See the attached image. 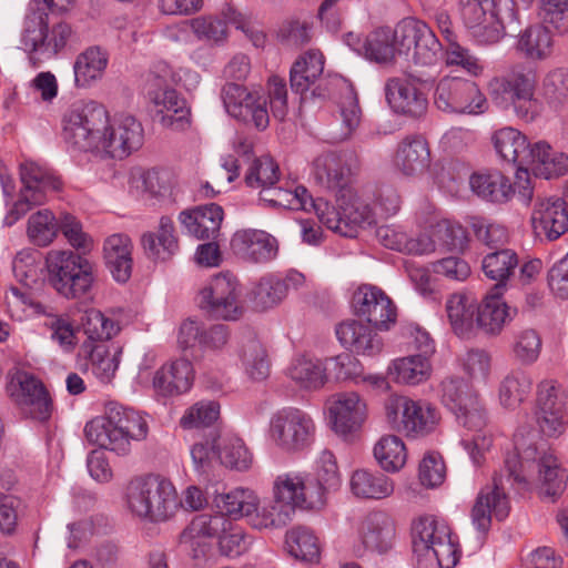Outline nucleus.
I'll list each match as a JSON object with an SVG mask.
<instances>
[{"mask_svg": "<svg viewBox=\"0 0 568 568\" xmlns=\"http://www.w3.org/2000/svg\"><path fill=\"white\" fill-rule=\"evenodd\" d=\"M280 179V169L277 163L270 156L254 159L245 174L247 186L253 189H264L275 185Z\"/></svg>", "mask_w": 568, "mask_h": 568, "instance_id": "nucleus-56", "label": "nucleus"}, {"mask_svg": "<svg viewBox=\"0 0 568 568\" xmlns=\"http://www.w3.org/2000/svg\"><path fill=\"white\" fill-rule=\"evenodd\" d=\"M395 165L407 176L425 173L430 165V150L426 139L420 135L403 139L396 151Z\"/></svg>", "mask_w": 568, "mask_h": 568, "instance_id": "nucleus-30", "label": "nucleus"}, {"mask_svg": "<svg viewBox=\"0 0 568 568\" xmlns=\"http://www.w3.org/2000/svg\"><path fill=\"white\" fill-rule=\"evenodd\" d=\"M72 36L71 27L65 22L48 28V13L33 11L26 19L22 42L29 51V59L34 67L60 52Z\"/></svg>", "mask_w": 568, "mask_h": 568, "instance_id": "nucleus-9", "label": "nucleus"}, {"mask_svg": "<svg viewBox=\"0 0 568 568\" xmlns=\"http://www.w3.org/2000/svg\"><path fill=\"white\" fill-rule=\"evenodd\" d=\"M315 434L312 418L300 409H283L271 419L270 436L278 448L297 453L307 448Z\"/></svg>", "mask_w": 568, "mask_h": 568, "instance_id": "nucleus-13", "label": "nucleus"}, {"mask_svg": "<svg viewBox=\"0 0 568 568\" xmlns=\"http://www.w3.org/2000/svg\"><path fill=\"white\" fill-rule=\"evenodd\" d=\"M442 399L466 428L476 433L470 440H465V446H471L470 456L474 463L480 464V457L489 449L491 438L480 434L486 426V412L477 392L463 378L448 377L442 383Z\"/></svg>", "mask_w": 568, "mask_h": 568, "instance_id": "nucleus-4", "label": "nucleus"}, {"mask_svg": "<svg viewBox=\"0 0 568 568\" xmlns=\"http://www.w3.org/2000/svg\"><path fill=\"white\" fill-rule=\"evenodd\" d=\"M145 255L153 261H168L179 250L174 225L170 217L162 216L158 233L146 232L141 237Z\"/></svg>", "mask_w": 568, "mask_h": 568, "instance_id": "nucleus-37", "label": "nucleus"}, {"mask_svg": "<svg viewBox=\"0 0 568 568\" xmlns=\"http://www.w3.org/2000/svg\"><path fill=\"white\" fill-rule=\"evenodd\" d=\"M527 153L528 161L521 168L530 169L536 176L548 180L568 171V156L554 151L545 141L529 144Z\"/></svg>", "mask_w": 568, "mask_h": 568, "instance_id": "nucleus-32", "label": "nucleus"}, {"mask_svg": "<svg viewBox=\"0 0 568 568\" xmlns=\"http://www.w3.org/2000/svg\"><path fill=\"white\" fill-rule=\"evenodd\" d=\"M286 546L290 555L307 562H317L321 550L317 538L306 528L296 527L286 534Z\"/></svg>", "mask_w": 568, "mask_h": 568, "instance_id": "nucleus-49", "label": "nucleus"}, {"mask_svg": "<svg viewBox=\"0 0 568 568\" xmlns=\"http://www.w3.org/2000/svg\"><path fill=\"white\" fill-rule=\"evenodd\" d=\"M154 116L168 129L183 131L191 125V109L186 100L172 88H160L149 93Z\"/></svg>", "mask_w": 568, "mask_h": 568, "instance_id": "nucleus-22", "label": "nucleus"}, {"mask_svg": "<svg viewBox=\"0 0 568 568\" xmlns=\"http://www.w3.org/2000/svg\"><path fill=\"white\" fill-rule=\"evenodd\" d=\"M395 47L393 31L389 28L376 29L364 43L366 58L377 63L393 61L397 53Z\"/></svg>", "mask_w": 568, "mask_h": 568, "instance_id": "nucleus-54", "label": "nucleus"}, {"mask_svg": "<svg viewBox=\"0 0 568 568\" xmlns=\"http://www.w3.org/2000/svg\"><path fill=\"white\" fill-rule=\"evenodd\" d=\"M531 389L529 376L516 369L509 373L501 382L499 388V398L505 407L515 408L519 406L528 396Z\"/></svg>", "mask_w": 568, "mask_h": 568, "instance_id": "nucleus-52", "label": "nucleus"}, {"mask_svg": "<svg viewBox=\"0 0 568 568\" xmlns=\"http://www.w3.org/2000/svg\"><path fill=\"white\" fill-rule=\"evenodd\" d=\"M500 296L501 292L491 290L477 306L476 326L487 334H498L510 318L509 308Z\"/></svg>", "mask_w": 568, "mask_h": 568, "instance_id": "nucleus-39", "label": "nucleus"}, {"mask_svg": "<svg viewBox=\"0 0 568 568\" xmlns=\"http://www.w3.org/2000/svg\"><path fill=\"white\" fill-rule=\"evenodd\" d=\"M450 326L459 337H468L476 325L477 306L465 294H453L446 303Z\"/></svg>", "mask_w": 568, "mask_h": 568, "instance_id": "nucleus-42", "label": "nucleus"}, {"mask_svg": "<svg viewBox=\"0 0 568 568\" xmlns=\"http://www.w3.org/2000/svg\"><path fill=\"white\" fill-rule=\"evenodd\" d=\"M313 176L321 187L341 194L342 197H352L351 169L343 156L336 152L320 154L313 162Z\"/></svg>", "mask_w": 568, "mask_h": 568, "instance_id": "nucleus-24", "label": "nucleus"}, {"mask_svg": "<svg viewBox=\"0 0 568 568\" xmlns=\"http://www.w3.org/2000/svg\"><path fill=\"white\" fill-rule=\"evenodd\" d=\"M496 152L507 162L516 163L521 168L527 163L529 143L525 135L513 128L496 131L491 138Z\"/></svg>", "mask_w": 568, "mask_h": 568, "instance_id": "nucleus-43", "label": "nucleus"}, {"mask_svg": "<svg viewBox=\"0 0 568 568\" xmlns=\"http://www.w3.org/2000/svg\"><path fill=\"white\" fill-rule=\"evenodd\" d=\"M376 237L385 247L412 255H425L435 252V241L429 235L409 236L398 225H381L376 229Z\"/></svg>", "mask_w": 568, "mask_h": 568, "instance_id": "nucleus-31", "label": "nucleus"}, {"mask_svg": "<svg viewBox=\"0 0 568 568\" xmlns=\"http://www.w3.org/2000/svg\"><path fill=\"white\" fill-rule=\"evenodd\" d=\"M193 378L192 363L180 358L162 366L155 373L153 386L163 396L180 395L191 388Z\"/></svg>", "mask_w": 568, "mask_h": 568, "instance_id": "nucleus-33", "label": "nucleus"}, {"mask_svg": "<svg viewBox=\"0 0 568 568\" xmlns=\"http://www.w3.org/2000/svg\"><path fill=\"white\" fill-rule=\"evenodd\" d=\"M109 123L105 109L94 102L77 104L63 118L65 143L81 151L99 149L102 132Z\"/></svg>", "mask_w": 568, "mask_h": 568, "instance_id": "nucleus-8", "label": "nucleus"}, {"mask_svg": "<svg viewBox=\"0 0 568 568\" xmlns=\"http://www.w3.org/2000/svg\"><path fill=\"white\" fill-rule=\"evenodd\" d=\"M120 355V349L110 353L105 344L99 343L91 347L89 358L95 368V374L102 381L109 382L118 369Z\"/></svg>", "mask_w": 568, "mask_h": 568, "instance_id": "nucleus-63", "label": "nucleus"}, {"mask_svg": "<svg viewBox=\"0 0 568 568\" xmlns=\"http://www.w3.org/2000/svg\"><path fill=\"white\" fill-rule=\"evenodd\" d=\"M126 504L139 518L164 523L175 515L181 500L171 480L149 474L135 477L128 484Z\"/></svg>", "mask_w": 568, "mask_h": 568, "instance_id": "nucleus-3", "label": "nucleus"}, {"mask_svg": "<svg viewBox=\"0 0 568 568\" xmlns=\"http://www.w3.org/2000/svg\"><path fill=\"white\" fill-rule=\"evenodd\" d=\"M385 412L390 427L406 436L426 435L436 425L434 408L406 396L390 395L385 402Z\"/></svg>", "mask_w": 568, "mask_h": 568, "instance_id": "nucleus-10", "label": "nucleus"}, {"mask_svg": "<svg viewBox=\"0 0 568 568\" xmlns=\"http://www.w3.org/2000/svg\"><path fill=\"white\" fill-rule=\"evenodd\" d=\"M132 242L125 234L110 235L103 245L105 265L116 282L125 283L132 273Z\"/></svg>", "mask_w": 568, "mask_h": 568, "instance_id": "nucleus-34", "label": "nucleus"}, {"mask_svg": "<svg viewBox=\"0 0 568 568\" xmlns=\"http://www.w3.org/2000/svg\"><path fill=\"white\" fill-rule=\"evenodd\" d=\"M430 371V363L423 355L406 356L393 363V374L403 384H419L429 377Z\"/></svg>", "mask_w": 568, "mask_h": 568, "instance_id": "nucleus-51", "label": "nucleus"}, {"mask_svg": "<svg viewBox=\"0 0 568 568\" xmlns=\"http://www.w3.org/2000/svg\"><path fill=\"white\" fill-rule=\"evenodd\" d=\"M558 385L549 381L540 383L538 388L535 419L547 437H558L566 429L564 404L558 400Z\"/></svg>", "mask_w": 568, "mask_h": 568, "instance_id": "nucleus-23", "label": "nucleus"}, {"mask_svg": "<svg viewBox=\"0 0 568 568\" xmlns=\"http://www.w3.org/2000/svg\"><path fill=\"white\" fill-rule=\"evenodd\" d=\"M312 205L318 220L327 226V229L343 235L355 236L357 227L368 220V211L364 205H359L352 201V197H342L337 195L339 210H336L326 200L318 197L312 200Z\"/></svg>", "mask_w": 568, "mask_h": 568, "instance_id": "nucleus-16", "label": "nucleus"}, {"mask_svg": "<svg viewBox=\"0 0 568 568\" xmlns=\"http://www.w3.org/2000/svg\"><path fill=\"white\" fill-rule=\"evenodd\" d=\"M469 185L477 196L493 203H505L514 195L510 180L499 171L476 172Z\"/></svg>", "mask_w": 568, "mask_h": 568, "instance_id": "nucleus-35", "label": "nucleus"}, {"mask_svg": "<svg viewBox=\"0 0 568 568\" xmlns=\"http://www.w3.org/2000/svg\"><path fill=\"white\" fill-rule=\"evenodd\" d=\"M552 37L545 24H532L523 30L516 50L526 59L541 61L552 53Z\"/></svg>", "mask_w": 568, "mask_h": 568, "instance_id": "nucleus-38", "label": "nucleus"}, {"mask_svg": "<svg viewBox=\"0 0 568 568\" xmlns=\"http://www.w3.org/2000/svg\"><path fill=\"white\" fill-rule=\"evenodd\" d=\"M230 527V520L224 514H201L195 516L180 535V544L193 551V557L197 558L206 550L207 545L204 539L220 538Z\"/></svg>", "mask_w": 568, "mask_h": 568, "instance_id": "nucleus-27", "label": "nucleus"}, {"mask_svg": "<svg viewBox=\"0 0 568 568\" xmlns=\"http://www.w3.org/2000/svg\"><path fill=\"white\" fill-rule=\"evenodd\" d=\"M106 63V55L97 47L89 48L79 54L73 67L77 85L85 87L101 78Z\"/></svg>", "mask_w": 568, "mask_h": 568, "instance_id": "nucleus-48", "label": "nucleus"}, {"mask_svg": "<svg viewBox=\"0 0 568 568\" xmlns=\"http://www.w3.org/2000/svg\"><path fill=\"white\" fill-rule=\"evenodd\" d=\"M412 544L418 568H454L459 561V550L448 527L432 516L414 521Z\"/></svg>", "mask_w": 568, "mask_h": 568, "instance_id": "nucleus-6", "label": "nucleus"}, {"mask_svg": "<svg viewBox=\"0 0 568 568\" xmlns=\"http://www.w3.org/2000/svg\"><path fill=\"white\" fill-rule=\"evenodd\" d=\"M215 504L222 514L233 518L247 517L252 525V516L258 509V498L251 489L236 488L227 494L215 497Z\"/></svg>", "mask_w": 568, "mask_h": 568, "instance_id": "nucleus-46", "label": "nucleus"}, {"mask_svg": "<svg viewBox=\"0 0 568 568\" xmlns=\"http://www.w3.org/2000/svg\"><path fill=\"white\" fill-rule=\"evenodd\" d=\"M432 240L450 252H463L468 244L467 231L456 222L449 220L438 221L432 227Z\"/></svg>", "mask_w": 568, "mask_h": 568, "instance_id": "nucleus-53", "label": "nucleus"}, {"mask_svg": "<svg viewBox=\"0 0 568 568\" xmlns=\"http://www.w3.org/2000/svg\"><path fill=\"white\" fill-rule=\"evenodd\" d=\"M84 433L92 444L124 455L130 452L132 440H142L146 437L148 423L132 408L110 403L105 415L90 420Z\"/></svg>", "mask_w": 568, "mask_h": 568, "instance_id": "nucleus-2", "label": "nucleus"}, {"mask_svg": "<svg viewBox=\"0 0 568 568\" xmlns=\"http://www.w3.org/2000/svg\"><path fill=\"white\" fill-rule=\"evenodd\" d=\"M356 314L378 329H388L395 324L397 313L385 292L372 285L361 286L354 294Z\"/></svg>", "mask_w": 568, "mask_h": 568, "instance_id": "nucleus-19", "label": "nucleus"}, {"mask_svg": "<svg viewBox=\"0 0 568 568\" xmlns=\"http://www.w3.org/2000/svg\"><path fill=\"white\" fill-rule=\"evenodd\" d=\"M462 7L466 24L483 42L495 43L504 37L496 0H462Z\"/></svg>", "mask_w": 568, "mask_h": 568, "instance_id": "nucleus-20", "label": "nucleus"}, {"mask_svg": "<svg viewBox=\"0 0 568 568\" xmlns=\"http://www.w3.org/2000/svg\"><path fill=\"white\" fill-rule=\"evenodd\" d=\"M220 416V404L214 400H200L187 408L180 419L185 429L204 428L213 425Z\"/></svg>", "mask_w": 568, "mask_h": 568, "instance_id": "nucleus-57", "label": "nucleus"}, {"mask_svg": "<svg viewBox=\"0 0 568 568\" xmlns=\"http://www.w3.org/2000/svg\"><path fill=\"white\" fill-rule=\"evenodd\" d=\"M351 489L359 498L382 499L388 497L394 490L393 481L382 473H371L358 469L351 478Z\"/></svg>", "mask_w": 568, "mask_h": 568, "instance_id": "nucleus-45", "label": "nucleus"}, {"mask_svg": "<svg viewBox=\"0 0 568 568\" xmlns=\"http://www.w3.org/2000/svg\"><path fill=\"white\" fill-rule=\"evenodd\" d=\"M444 60L446 65L459 67L474 77L484 72V67L479 63V60L468 49L462 47L457 39L446 43Z\"/></svg>", "mask_w": 568, "mask_h": 568, "instance_id": "nucleus-62", "label": "nucleus"}, {"mask_svg": "<svg viewBox=\"0 0 568 568\" xmlns=\"http://www.w3.org/2000/svg\"><path fill=\"white\" fill-rule=\"evenodd\" d=\"M517 265L518 256L509 248L493 251L484 257L481 263L485 275L496 281L495 286L491 288L495 292H503L506 282L514 274Z\"/></svg>", "mask_w": 568, "mask_h": 568, "instance_id": "nucleus-44", "label": "nucleus"}, {"mask_svg": "<svg viewBox=\"0 0 568 568\" xmlns=\"http://www.w3.org/2000/svg\"><path fill=\"white\" fill-rule=\"evenodd\" d=\"M324 70V57L321 52L310 50L292 67L290 73L291 88L296 93L306 92Z\"/></svg>", "mask_w": 568, "mask_h": 568, "instance_id": "nucleus-40", "label": "nucleus"}, {"mask_svg": "<svg viewBox=\"0 0 568 568\" xmlns=\"http://www.w3.org/2000/svg\"><path fill=\"white\" fill-rule=\"evenodd\" d=\"M222 100L230 115L245 123L252 122L264 130L270 122L266 101L237 82H227L222 89Z\"/></svg>", "mask_w": 568, "mask_h": 568, "instance_id": "nucleus-17", "label": "nucleus"}, {"mask_svg": "<svg viewBox=\"0 0 568 568\" xmlns=\"http://www.w3.org/2000/svg\"><path fill=\"white\" fill-rule=\"evenodd\" d=\"M515 438V452L505 459L506 480L526 489L532 470L537 469L539 495L555 501L566 488V470L550 449L538 447L523 436Z\"/></svg>", "mask_w": 568, "mask_h": 568, "instance_id": "nucleus-1", "label": "nucleus"}, {"mask_svg": "<svg viewBox=\"0 0 568 568\" xmlns=\"http://www.w3.org/2000/svg\"><path fill=\"white\" fill-rule=\"evenodd\" d=\"M539 9L545 26L561 34L568 32V0H540Z\"/></svg>", "mask_w": 568, "mask_h": 568, "instance_id": "nucleus-64", "label": "nucleus"}, {"mask_svg": "<svg viewBox=\"0 0 568 568\" xmlns=\"http://www.w3.org/2000/svg\"><path fill=\"white\" fill-rule=\"evenodd\" d=\"M290 377L301 387L316 389L325 384V368L318 361L300 357L288 369Z\"/></svg>", "mask_w": 568, "mask_h": 568, "instance_id": "nucleus-55", "label": "nucleus"}, {"mask_svg": "<svg viewBox=\"0 0 568 568\" xmlns=\"http://www.w3.org/2000/svg\"><path fill=\"white\" fill-rule=\"evenodd\" d=\"M385 95L392 110L398 114L410 118H420L427 111V98L406 74L387 79Z\"/></svg>", "mask_w": 568, "mask_h": 568, "instance_id": "nucleus-21", "label": "nucleus"}, {"mask_svg": "<svg viewBox=\"0 0 568 568\" xmlns=\"http://www.w3.org/2000/svg\"><path fill=\"white\" fill-rule=\"evenodd\" d=\"M295 511L288 504H281L274 498V501L264 507L262 511L256 510L252 516V526L258 529L263 528H282L287 526Z\"/></svg>", "mask_w": 568, "mask_h": 568, "instance_id": "nucleus-58", "label": "nucleus"}, {"mask_svg": "<svg viewBox=\"0 0 568 568\" xmlns=\"http://www.w3.org/2000/svg\"><path fill=\"white\" fill-rule=\"evenodd\" d=\"M242 358L246 372L254 381L261 382L270 375V363L266 351L256 339H250L242 349Z\"/></svg>", "mask_w": 568, "mask_h": 568, "instance_id": "nucleus-59", "label": "nucleus"}, {"mask_svg": "<svg viewBox=\"0 0 568 568\" xmlns=\"http://www.w3.org/2000/svg\"><path fill=\"white\" fill-rule=\"evenodd\" d=\"M373 455L379 467L388 473L402 469L407 459L406 446L396 435L381 437L374 445Z\"/></svg>", "mask_w": 568, "mask_h": 568, "instance_id": "nucleus-47", "label": "nucleus"}, {"mask_svg": "<svg viewBox=\"0 0 568 568\" xmlns=\"http://www.w3.org/2000/svg\"><path fill=\"white\" fill-rule=\"evenodd\" d=\"M339 343L356 354L373 356L383 348L382 338L374 329L357 320H347L336 326Z\"/></svg>", "mask_w": 568, "mask_h": 568, "instance_id": "nucleus-28", "label": "nucleus"}, {"mask_svg": "<svg viewBox=\"0 0 568 568\" xmlns=\"http://www.w3.org/2000/svg\"><path fill=\"white\" fill-rule=\"evenodd\" d=\"M531 221L537 235L544 234L549 241L557 240L568 231L566 202L560 197L540 201Z\"/></svg>", "mask_w": 568, "mask_h": 568, "instance_id": "nucleus-29", "label": "nucleus"}, {"mask_svg": "<svg viewBox=\"0 0 568 568\" xmlns=\"http://www.w3.org/2000/svg\"><path fill=\"white\" fill-rule=\"evenodd\" d=\"M333 429L348 438L357 434L367 419V405L355 392H341L327 399Z\"/></svg>", "mask_w": 568, "mask_h": 568, "instance_id": "nucleus-18", "label": "nucleus"}, {"mask_svg": "<svg viewBox=\"0 0 568 568\" xmlns=\"http://www.w3.org/2000/svg\"><path fill=\"white\" fill-rule=\"evenodd\" d=\"M59 221L47 209L40 210L28 220L27 235L30 242L37 246H48L57 236Z\"/></svg>", "mask_w": 568, "mask_h": 568, "instance_id": "nucleus-50", "label": "nucleus"}, {"mask_svg": "<svg viewBox=\"0 0 568 568\" xmlns=\"http://www.w3.org/2000/svg\"><path fill=\"white\" fill-rule=\"evenodd\" d=\"M239 297L236 280L229 274H220L200 292V307L215 318L237 320L243 313Z\"/></svg>", "mask_w": 568, "mask_h": 568, "instance_id": "nucleus-15", "label": "nucleus"}, {"mask_svg": "<svg viewBox=\"0 0 568 568\" xmlns=\"http://www.w3.org/2000/svg\"><path fill=\"white\" fill-rule=\"evenodd\" d=\"M504 478L506 475H495L493 487L484 488L471 509V520L477 529L486 532L491 524V516L504 519L509 511L508 499L504 493Z\"/></svg>", "mask_w": 568, "mask_h": 568, "instance_id": "nucleus-25", "label": "nucleus"}, {"mask_svg": "<svg viewBox=\"0 0 568 568\" xmlns=\"http://www.w3.org/2000/svg\"><path fill=\"white\" fill-rule=\"evenodd\" d=\"M231 248L241 258L252 263H267L276 257L278 242L262 230L246 229L234 233Z\"/></svg>", "mask_w": 568, "mask_h": 568, "instance_id": "nucleus-26", "label": "nucleus"}, {"mask_svg": "<svg viewBox=\"0 0 568 568\" xmlns=\"http://www.w3.org/2000/svg\"><path fill=\"white\" fill-rule=\"evenodd\" d=\"M49 284L67 298L85 295L94 280V264L69 250H52L45 256Z\"/></svg>", "mask_w": 568, "mask_h": 568, "instance_id": "nucleus-7", "label": "nucleus"}, {"mask_svg": "<svg viewBox=\"0 0 568 568\" xmlns=\"http://www.w3.org/2000/svg\"><path fill=\"white\" fill-rule=\"evenodd\" d=\"M538 75L535 68L527 63H517L503 74L494 77L487 84L493 101L507 103L525 121H532L539 112L536 95Z\"/></svg>", "mask_w": 568, "mask_h": 568, "instance_id": "nucleus-5", "label": "nucleus"}, {"mask_svg": "<svg viewBox=\"0 0 568 568\" xmlns=\"http://www.w3.org/2000/svg\"><path fill=\"white\" fill-rule=\"evenodd\" d=\"M180 220L196 239H215L223 221V210L220 205L212 203L190 213L182 212Z\"/></svg>", "mask_w": 568, "mask_h": 568, "instance_id": "nucleus-36", "label": "nucleus"}, {"mask_svg": "<svg viewBox=\"0 0 568 568\" xmlns=\"http://www.w3.org/2000/svg\"><path fill=\"white\" fill-rule=\"evenodd\" d=\"M8 392L22 413L32 419L44 422L51 416L53 405L43 383L34 375L17 371L11 375Z\"/></svg>", "mask_w": 568, "mask_h": 568, "instance_id": "nucleus-14", "label": "nucleus"}, {"mask_svg": "<svg viewBox=\"0 0 568 568\" xmlns=\"http://www.w3.org/2000/svg\"><path fill=\"white\" fill-rule=\"evenodd\" d=\"M435 104L448 113L478 114L486 110L487 99L474 81L445 77L437 83Z\"/></svg>", "mask_w": 568, "mask_h": 568, "instance_id": "nucleus-12", "label": "nucleus"}, {"mask_svg": "<svg viewBox=\"0 0 568 568\" xmlns=\"http://www.w3.org/2000/svg\"><path fill=\"white\" fill-rule=\"evenodd\" d=\"M274 498L281 504H288L294 509L296 506H306L303 479L298 476H278L274 484Z\"/></svg>", "mask_w": 568, "mask_h": 568, "instance_id": "nucleus-60", "label": "nucleus"}, {"mask_svg": "<svg viewBox=\"0 0 568 568\" xmlns=\"http://www.w3.org/2000/svg\"><path fill=\"white\" fill-rule=\"evenodd\" d=\"M84 333L91 341L110 339L119 332V326L94 308L87 311L82 317Z\"/></svg>", "mask_w": 568, "mask_h": 568, "instance_id": "nucleus-61", "label": "nucleus"}, {"mask_svg": "<svg viewBox=\"0 0 568 568\" xmlns=\"http://www.w3.org/2000/svg\"><path fill=\"white\" fill-rule=\"evenodd\" d=\"M392 31L397 53L412 54L416 63L424 65L435 62L442 44L425 22L405 18Z\"/></svg>", "mask_w": 568, "mask_h": 568, "instance_id": "nucleus-11", "label": "nucleus"}, {"mask_svg": "<svg viewBox=\"0 0 568 568\" xmlns=\"http://www.w3.org/2000/svg\"><path fill=\"white\" fill-rule=\"evenodd\" d=\"M394 537L395 525L388 516L374 513L367 517L363 536V544L367 549L379 554L387 552L392 548Z\"/></svg>", "mask_w": 568, "mask_h": 568, "instance_id": "nucleus-41", "label": "nucleus"}]
</instances>
